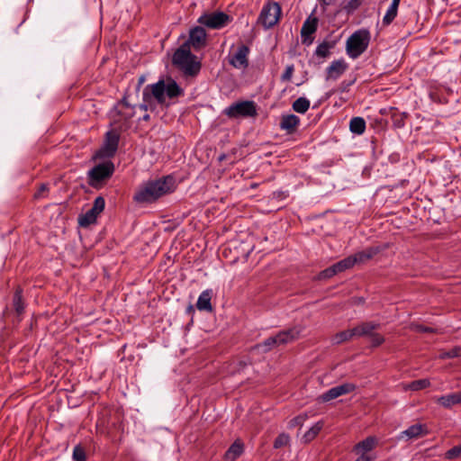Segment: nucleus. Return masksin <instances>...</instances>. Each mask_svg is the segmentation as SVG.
<instances>
[{"mask_svg": "<svg viewBox=\"0 0 461 461\" xmlns=\"http://www.w3.org/2000/svg\"><path fill=\"white\" fill-rule=\"evenodd\" d=\"M348 68V65L343 59L333 60L326 68V80H337Z\"/></svg>", "mask_w": 461, "mask_h": 461, "instance_id": "dca6fc26", "label": "nucleus"}, {"mask_svg": "<svg viewBox=\"0 0 461 461\" xmlns=\"http://www.w3.org/2000/svg\"><path fill=\"white\" fill-rule=\"evenodd\" d=\"M356 338V333L353 331L352 329H348L346 330H342L340 332H338L334 335L332 339L333 344H341L345 341H348L352 339Z\"/></svg>", "mask_w": 461, "mask_h": 461, "instance_id": "2f4dec72", "label": "nucleus"}, {"mask_svg": "<svg viewBox=\"0 0 461 461\" xmlns=\"http://www.w3.org/2000/svg\"><path fill=\"white\" fill-rule=\"evenodd\" d=\"M149 118H150V117H149V114L146 113L145 115H143L142 120H143V121H149Z\"/></svg>", "mask_w": 461, "mask_h": 461, "instance_id": "4d7b16f0", "label": "nucleus"}, {"mask_svg": "<svg viewBox=\"0 0 461 461\" xmlns=\"http://www.w3.org/2000/svg\"><path fill=\"white\" fill-rule=\"evenodd\" d=\"M369 338H370V341H371V346L373 348H377V347L381 346L385 340L383 335H381L375 331Z\"/></svg>", "mask_w": 461, "mask_h": 461, "instance_id": "a19ab883", "label": "nucleus"}, {"mask_svg": "<svg viewBox=\"0 0 461 461\" xmlns=\"http://www.w3.org/2000/svg\"><path fill=\"white\" fill-rule=\"evenodd\" d=\"M302 329L300 327H293L279 331L276 336L278 346L291 343L299 339Z\"/></svg>", "mask_w": 461, "mask_h": 461, "instance_id": "f3484780", "label": "nucleus"}, {"mask_svg": "<svg viewBox=\"0 0 461 461\" xmlns=\"http://www.w3.org/2000/svg\"><path fill=\"white\" fill-rule=\"evenodd\" d=\"M318 18L312 15L307 17L303 22L301 28V37L303 44L310 45L312 43L313 38L312 36L318 29Z\"/></svg>", "mask_w": 461, "mask_h": 461, "instance_id": "f8f14e48", "label": "nucleus"}, {"mask_svg": "<svg viewBox=\"0 0 461 461\" xmlns=\"http://www.w3.org/2000/svg\"><path fill=\"white\" fill-rule=\"evenodd\" d=\"M437 402L445 408H451L461 403V391L442 395L437 399Z\"/></svg>", "mask_w": 461, "mask_h": 461, "instance_id": "5701e85b", "label": "nucleus"}, {"mask_svg": "<svg viewBox=\"0 0 461 461\" xmlns=\"http://www.w3.org/2000/svg\"><path fill=\"white\" fill-rule=\"evenodd\" d=\"M243 451V443L240 439H237L230 445V447L225 452L224 458L229 461H234L242 455Z\"/></svg>", "mask_w": 461, "mask_h": 461, "instance_id": "b1692460", "label": "nucleus"}, {"mask_svg": "<svg viewBox=\"0 0 461 461\" xmlns=\"http://www.w3.org/2000/svg\"><path fill=\"white\" fill-rule=\"evenodd\" d=\"M305 420V417L303 416H297L295 418H294L291 422H292V425H302L303 424V421Z\"/></svg>", "mask_w": 461, "mask_h": 461, "instance_id": "09e8293b", "label": "nucleus"}, {"mask_svg": "<svg viewBox=\"0 0 461 461\" xmlns=\"http://www.w3.org/2000/svg\"><path fill=\"white\" fill-rule=\"evenodd\" d=\"M114 164L111 160L99 163L92 167L87 172L88 184L92 187H98V185L108 180L114 173Z\"/></svg>", "mask_w": 461, "mask_h": 461, "instance_id": "20e7f679", "label": "nucleus"}, {"mask_svg": "<svg viewBox=\"0 0 461 461\" xmlns=\"http://www.w3.org/2000/svg\"><path fill=\"white\" fill-rule=\"evenodd\" d=\"M292 107L294 112L303 114L310 108V101L306 97H299L293 103Z\"/></svg>", "mask_w": 461, "mask_h": 461, "instance_id": "72a5a7b5", "label": "nucleus"}, {"mask_svg": "<svg viewBox=\"0 0 461 461\" xmlns=\"http://www.w3.org/2000/svg\"><path fill=\"white\" fill-rule=\"evenodd\" d=\"M330 267L332 271L333 276L342 272L338 263L333 264Z\"/></svg>", "mask_w": 461, "mask_h": 461, "instance_id": "603ef678", "label": "nucleus"}, {"mask_svg": "<svg viewBox=\"0 0 461 461\" xmlns=\"http://www.w3.org/2000/svg\"><path fill=\"white\" fill-rule=\"evenodd\" d=\"M461 356V348L460 347H455L447 351H443L439 355V358L446 359V358H455Z\"/></svg>", "mask_w": 461, "mask_h": 461, "instance_id": "4c0bfd02", "label": "nucleus"}, {"mask_svg": "<svg viewBox=\"0 0 461 461\" xmlns=\"http://www.w3.org/2000/svg\"><path fill=\"white\" fill-rule=\"evenodd\" d=\"M349 130L355 134H362L366 131V121L362 117H353L349 122Z\"/></svg>", "mask_w": 461, "mask_h": 461, "instance_id": "7c9ffc66", "label": "nucleus"}, {"mask_svg": "<svg viewBox=\"0 0 461 461\" xmlns=\"http://www.w3.org/2000/svg\"><path fill=\"white\" fill-rule=\"evenodd\" d=\"M335 0H321V2L325 5H331Z\"/></svg>", "mask_w": 461, "mask_h": 461, "instance_id": "6e6d98bb", "label": "nucleus"}, {"mask_svg": "<svg viewBox=\"0 0 461 461\" xmlns=\"http://www.w3.org/2000/svg\"><path fill=\"white\" fill-rule=\"evenodd\" d=\"M165 90L166 95L170 99L183 96L185 95L184 89L180 87L179 85L171 77H168L167 82H165Z\"/></svg>", "mask_w": 461, "mask_h": 461, "instance_id": "4be33fe9", "label": "nucleus"}, {"mask_svg": "<svg viewBox=\"0 0 461 461\" xmlns=\"http://www.w3.org/2000/svg\"><path fill=\"white\" fill-rule=\"evenodd\" d=\"M135 106L131 104L127 100V95H124L121 101H119L113 107V111L122 120H129L135 114Z\"/></svg>", "mask_w": 461, "mask_h": 461, "instance_id": "2eb2a0df", "label": "nucleus"}, {"mask_svg": "<svg viewBox=\"0 0 461 461\" xmlns=\"http://www.w3.org/2000/svg\"><path fill=\"white\" fill-rule=\"evenodd\" d=\"M206 32L201 26H195L190 30L189 38L184 44H188V47L192 46L194 50H198L206 45Z\"/></svg>", "mask_w": 461, "mask_h": 461, "instance_id": "ddd939ff", "label": "nucleus"}, {"mask_svg": "<svg viewBox=\"0 0 461 461\" xmlns=\"http://www.w3.org/2000/svg\"><path fill=\"white\" fill-rule=\"evenodd\" d=\"M154 97L159 104L166 102L165 80L160 79L157 83L148 85L143 90V101L149 103Z\"/></svg>", "mask_w": 461, "mask_h": 461, "instance_id": "9d476101", "label": "nucleus"}, {"mask_svg": "<svg viewBox=\"0 0 461 461\" xmlns=\"http://www.w3.org/2000/svg\"><path fill=\"white\" fill-rule=\"evenodd\" d=\"M406 113H401L396 108H391V119L393 126L396 129H402L405 125Z\"/></svg>", "mask_w": 461, "mask_h": 461, "instance_id": "c85d7f7f", "label": "nucleus"}, {"mask_svg": "<svg viewBox=\"0 0 461 461\" xmlns=\"http://www.w3.org/2000/svg\"><path fill=\"white\" fill-rule=\"evenodd\" d=\"M294 71V66L293 64L287 65L284 73L281 75V80L283 82H289L293 77V74Z\"/></svg>", "mask_w": 461, "mask_h": 461, "instance_id": "37998d69", "label": "nucleus"}, {"mask_svg": "<svg viewBox=\"0 0 461 461\" xmlns=\"http://www.w3.org/2000/svg\"><path fill=\"white\" fill-rule=\"evenodd\" d=\"M401 0H393L391 5H389L384 18H383V24L384 26L390 25L393 21L397 16L398 8L400 5Z\"/></svg>", "mask_w": 461, "mask_h": 461, "instance_id": "bb28decb", "label": "nucleus"}, {"mask_svg": "<svg viewBox=\"0 0 461 461\" xmlns=\"http://www.w3.org/2000/svg\"><path fill=\"white\" fill-rule=\"evenodd\" d=\"M377 443V438L375 437L370 436L358 442L354 446L353 451L356 454H366L367 452L372 451Z\"/></svg>", "mask_w": 461, "mask_h": 461, "instance_id": "aec40b11", "label": "nucleus"}, {"mask_svg": "<svg viewBox=\"0 0 461 461\" xmlns=\"http://www.w3.org/2000/svg\"><path fill=\"white\" fill-rule=\"evenodd\" d=\"M142 82H143V77H141V78L140 79V84H142Z\"/></svg>", "mask_w": 461, "mask_h": 461, "instance_id": "13d9d810", "label": "nucleus"}, {"mask_svg": "<svg viewBox=\"0 0 461 461\" xmlns=\"http://www.w3.org/2000/svg\"><path fill=\"white\" fill-rule=\"evenodd\" d=\"M282 15L281 5L277 2L267 1L262 7L258 18V23L265 29L274 27L280 20Z\"/></svg>", "mask_w": 461, "mask_h": 461, "instance_id": "39448f33", "label": "nucleus"}, {"mask_svg": "<svg viewBox=\"0 0 461 461\" xmlns=\"http://www.w3.org/2000/svg\"><path fill=\"white\" fill-rule=\"evenodd\" d=\"M120 133L117 130L113 129L105 133L104 145L96 151L95 157L98 158H113L119 146Z\"/></svg>", "mask_w": 461, "mask_h": 461, "instance_id": "423d86ee", "label": "nucleus"}, {"mask_svg": "<svg viewBox=\"0 0 461 461\" xmlns=\"http://www.w3.org/2000/svg\"><path fill=\"white\" fill-rule=\"evenodd\" d=\"M417 330L421 332H434V329L431 327H427L423 325L418 326Z\"/></svg>", "mask_w": 461, "mask_h": 461, "instance_id": "864d4df0", "label": "nucleus"}, {"mask_svg": "<svg viewBox=\"0 0 461 461\" xmlns=\"http://www.w3.org/2000/svg\"><path fill=\"white\" fill-rule=\"evenodd\" d=\"M276 347H278L276 336H271L257 345V348L263 352H267Z\"/></svg>", "mask_w": 461, "mask_h": 461, "instance_id": "f704fd0d", "label": "nucleus"}, {"mask_svg": "<svg viewBox=\"0 0 461 461\" xmlns=\"http://www.w3.org/2000/svg\"><path fill=\"white\" fill-rule=\"evenodd\" d=\"M370 32L361 29L353 32L347 40L346 51L349 58L356 59L368 48Z\"/></svg>", "mask_w": 461, "mask_h": 461, "instance_id": "7ed1b4c3", "label": "nucleus"}, {"mask_svg": "<svg viewBox=\"0 0 461 461\" xmlns=\"http://www.w3.org/2000/svg\"><path fill=\"white\" fill-rule=\"evenodd\" d=\"M360 1L359 0H350L348 1V3L345 5L344 9L347 11V13H352L353 11H355L356 9L358 8V6L360 5Z\"/></svg>", "mask_w": 461, "mask_h": 461, "instance_id": "49530a36", "label": "nucleus"}, {"mask_svg": "<svg viewBox=\"0 0 461 461\" xmlns=\"http://www.w3.org/2000/svg\"><path fill=\"white\" fill-rule=\"evenodd\" d=\"M223 113L229 118L253 117L257 115V108L253 101H240L226 107Z\"/></svg>", "mask_w": 461, "mask_h": 461, "instance_id": "6e6552de", "label": "nucleus"}, {"mask_svg": "<svg viewBox=\"0 0 461 461\" xmlns=\"http://www.w3.org/2000/svg\"><path fill=\"white\" fill-rule=\"evenodd\" d=\"M290 438L288 434L282 433L277 436V438L274 441V447L275 448H281L285 446H286L289 443Z\"/></svg>", "mask_w": 461, "mask_h": 461, "instance_id": "58836bf2", "label": "nucleus"}, {"mask_svg": "<svg viewBox=\"0 0 461 461\" xmlns=\"http://www.w3.org/2000/svg\"><path fill=\"white\" fill-rule=\"evenodd\" d=\"M101 212L95 211L93 207H91L88 211H86L84 214L79 215L78 223L82 227H87L96 221L97 216Z\"/></svg>", "mask_w": 461, "mask_h": 461, "instance_id": "cd10ccee", "label": "nucleus"}, {"mask_svg": "<svg viewBox=\"0 0 461 461\" xmlns=\"http://www.w3.org/2000/svg\"><path fill=\"white\" fill-rule=\"evenodd\" d=\"M73 461H86V454L84 447L78 444L73 449Z\"/></svg>", "mask_w": 461, "mask_h": 461, "instance_id": "e433bc0d", "label": "nucleus"}, {"mask_svg": "<svg viewBox=\"0 0 461 461\" xmlns=\"http://www.w3.org/2000/svg\"><path fill=\"white\" fill-rule=\"evenodd\" d=\"M172 64L185 77H196L201 70V62L194 55L188 44L181 45L173 54Z\"/></svg>", "mask_w": 461, "mask_h": 461, "instance_id": "f03ea898", "label": "nucleus"}, {"mask_svg": "<svg viewBox=\"0 0 461 461\" xmlns=\"http://www.w3.org/2000/svg\"><path fill=\"white\" fill-rule=\"evenodd\" d=\"M105 206V201L103 196H98L95 199L93 203V208L95 211H97L99 212H102Z\"/></svg>", "mask_w": 461, "mask_h": 461, "instance_id": "a18cd8bd", "label": "nucleus"}, {"mask_svg": "<svg viewBox=\"0 0 461 461\" xmlns=\"http://www.w3.org/2000/svg\"><path fill=\"white\" fill-rule=\"evenodd\" d=\"M332 276H334L332 274V271H331L330 267H327V268H325L324 270L321 271L318 274V279L319 280L329 279V278H330Z\"/></svg>", "mask_w": 461, "mask_h": 461, "instance_id": "de8ad7c7", "label": "nucleus"}, {"mask_svg": "<svg viewBox=\"0 0 461 461\" xmlns=\"http://www.w3.org/2000/svg\"><path fill=\"white\" fill-rule=\"evenodd\" d=\"M49 191H50L49 185L42 183V184H41V185L39 186L38 190L35 192L33 196L35 199L43 198V197L47 196Z\"/></svg>", "mask_w": 461, "mask_h": 461, "instance_id": "79ce46f5", "label": "nucleus"}, {"mask_svg": "<svg viewBox=\"0 0 461 461\" xmlns=\"http://www.w3.org/2000/svg\"><path fill=\"white\" fill-rule=\"evenodd\" d=\"M231 17L221 11L205 13L198 18V23L209 29L220 30L231 22Z\"/></svg>", "mask_w": 461, "mask_h": 461, "instance_id": "0eeeda50", "label": "nucleus"}, {"mask_svg": "<svg viewBox=\"0 0 461 461\" xmlns=\"http://www.w3.org/2000/svg\"><path fill=\"white\" fill-rule=\"evenodd\" d=\"M176 188L175 178L168 175L143 183L136 190L133 200L139 203H149L161 196L172 193Z\"/></svg>", "mask_w": 461, "mask_h": 461, "instance_id": "f257e3e1", "label": "nucleus"}, {"mask_svg": "<svg viewBox=\"0 0 461 461\" xmlns=\"http://www.w3.org/2000/svg\"><path fill=\"white\" fill-rule=\"evenodd\" d=\"M429 434V429L425 424H414L410 426L405 430H402L397 436V440H410L416 439L420 437L426 436Z\"/></svg>", "mask_w": 461, "mask_h": 461, "instance_id": "4468645a", "label": "nucleus"}, {"mask_svg": "<svg viewBox=\"0 0 461 461\" xmlns=\"http://www.w3.org/2000/svg\"><path fill=\"white\" fill-rule=\"evenodd\" d=\"M212 297V289H206L201 293V294L198 297V300L196 302V308L199 311H204L211 312H212L213 308L211 303Z\"/></svg>", "mask_w": 461, "mask_h": 461, "instance_id": "6ab92c4d", "label": "nucleus"}, {"mask_svg": "<svg viewBox=\"0 0 461 461\" xmlns=\"http://www.w3.org/2000/svg\"><path fill=\"white\" fill-rule=\"evenodd\" d=\"M378 252L376 248H367L365 250L357 252L356 254L351 256V258L354 260V264L364 263L374 258Z\"/></svg>", "mask_w": 461, "mask_h": 461, "instance_id": "393cba45", "label": "nucleus"}, {"mask_svg": "<svg viewBox=\"0 0 461 461\" xmlns=\"http://www.w3.org/2000/svg\"><path fill=\"white\" fill-rule=\"evenodd\" d=\"M13 305L17 315L23 313L25 305L23 300V290L21 287H17L14 292L13 297Z\"/></svg>", "mask_w": 461, "mask_h": 461, "instance_id": "c756f323", "label": "nucleus"}, {"mask_svg": "<svg viewBox=\"0 0 461 461\" xmlns=\"http://www.w3.org/2000/svg\"><path fill=\"white\" fill-rule=\"evenodd\" d=\"M381 324L375 321H362L353 328L356 338L370 337L376 330L380 329Z\"/></svg>", "mask_w": 461, "mask_h": 461, "instance_id": "a211bd4d", "label": "nucleus"}, {"mask_svg": "<svg viewBox=\"0 0 461 461\" xmlns=\"http://www.w3.org/2000/svg\"><path fill=\"white\" fill-rule=\"evenodd\" d=\"M330 267L332 271L333 276L342 272L338 263L333 264Z\"/></svg>", "mask_w": 461, "mask_h": 461, "instance_id": "3c124183", "label": "nucleus"}, {"mask_svg": "<svg viewBox=\"0 0 461 461\" xmlns=\"http://www.w3.org/2000/svg\"><path fill=\"white\" fill-rule=\"evenodd\" d=\"M359 456L355 461H373L374 457L369 456L366 454H358Z\"/></svg>", "mask_w": 461, "mask_h": 461, "instance_id": "8fccbe9b", "label": "nucleus"}, {"mask_svg": "<svg viewBox=\"0 0 461 461\" xmlns=\"http://www.w3.org/2000/svg\"><path fill=\"white\" fill-rule=\"evenodd\" d=\"M337 263L339 264L342 272H344L345 270L349 269L355 266L354 260L351 258V256L345 258Z\"/></svg>", "mask_w": 461, "mask_h": 461, "instance_id": "c03bdc74", "label": "nucleus"}, {"mask_svg": "<svg viewBox=\"0 0 461 461\" xmlns=\"http://www.w3.org/2000/svg\"><path fill=\"white\" fill-rule=\"evenodd\" d=\"M430 385V382L429 379H419L411 382L407 388L411 391H420L425 388H428Z\"/></svg>", "mask_w": 461, "mask_h": 461, "instance_id": "c9c22d12", "label": "nucleus"}, {"mask_svg": "<svg viewBox=\"0 0 461 461\" xmlns=\"http://www.w3.org/2000/svg\"><path fill=\"white\" fill-rule=\"evenodd\" d=\"M336 44L337 41H323L317 46L314 54L319 58L326 59L330 55V50L335 48Z\"/></svg>", "mask_w": 461, "mask_h": 461, "instance_id": "a878e982", "label": "nucleus"}, {"mask_svg": "<svg viewBox=\"0 0 461 461\" xmlns=\"http://www.w3.org/2000/svg\"><path fill=\"white\" fill-rule=\"evenodd\" d=\"M140 109L143 110V111H147L148 110V103L144 102V104H140L139 105Z\"/></svg>", "mask_w": 461, "mask_h": 461, "instance_id": "5fc2aeb1", "label": "nucleus"}, {"mask_svg": "<svg viewBox=\"0 0 461 461\" xmlns=\"http://www.w3.org/2000/svg\"><path fill=\"white\" fill-rule=\"evenodd\" d=\"M249 52L250 49L247 45H239L234 52H230L228 56L229 64L237 69H246L249 64Z\"/></svg>", "mask_w": 461, "mask_h": 461, "instance_id": "1a4fd4ad", "label": "nucleus"}, {"mask_svg": "<svg viewBox=\"0 0 461 461\" xmlns=\"http://www.w3.org/2000/svg\"><path fill=\"white\" fill-rule=\"evenodd\" d=\"M357 386L351 383H345L338 386H334L318 397V402H328L341 395L350 393L356 390Z\"/></svg>", "mask_w": 461, "mask_h": 461, "instance_id": "9b49d317", "label": "nucleus"}, {"mask_svg": "<svg viewBox=\"0 0 461 461\" xmlns=\"http://www.w3.org/2000/svg\"><path fill=\"white\" fill-rule=\"evenodd\" d=\"M323 428V422L318 421L312 428H310L303 436V439L305 443L311 442L313 440L316 436L320 433V431Z\"/></svg>", "mask_w": 461, "mask_h": 461, "instance_id": "473e14b6", "label": "nucleus"}, {"mask_svg": "<svg viewBox=\"0 0 461 461\" xmlns=\"http://www.w3.org/2000/svg\"><path fill=\"white\" fill-rule=\"evenodd\" d=\"M461 455V445L455 446L445 453V458L452 460L457 458Z\"/></svg>", "mask_w": 461, "mask_h": 461, "instance_id": "ea45409f", "label": "nucleus"}, {"mask_svg": "<svg viewBox=\"0 0 461 461\" xmlns=\"http://www.w3.org/2000/svg\"><path fill=\"white\" fill-rule=\"evenodd\" d=\"M300 124V118L294 114L283 115L280 122V128L288 133H293Z\"/></svg>", "mask_w": 461, "mask_h": 461, "instance_id": "412c9836", "label": "nucleus"}]
</instances>
